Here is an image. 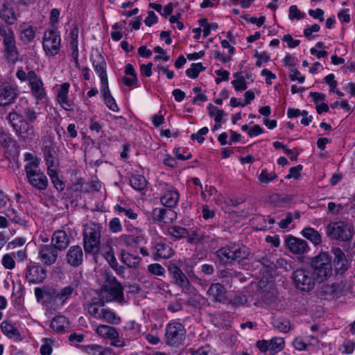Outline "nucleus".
Here are the masks:
<instances>
[{
  "mask_svg": "<svg viewBox=\"0 0 355 355\" xmlns=\"http://www.w3.org/2000/svg\"><path fill=\"white\" fill-rule=\"evenodd\" d=\"M192 355H214L209 346L202 347L191 351Z\"/></svg>",
  "mask_w": 355,
  "mask_h": 355,
  "instance_id": "nucleus-64",
  "label": "nucleus"
},
{
  "mask_svg": "<svg viewBox=\"0 0 355 355\" xmlns=\"http://www.w3.org/2000/svg\"><path fill=\"white\" fill-rule=\"evenodd\" d=\"M8 119L12 124V126L15 130L16 132L21 137L33 138L34 137V130L28 122L24 119L21 114V109L19 105L16 107V110L11 112L8 116Z\"/></svg>",
  "mask_w": 355,
  "mask_h": 355,
  "instance_id": "nucleus-7",
  "label": "nucleus"
},
{
  "mask_svg": "<svg viewBox=\"0 0 355 355\" xmlns=\"http://www.w3.org/2000/svg\"><path fill=\"white\" fill-rule=\"evenodd\" d=\"M206 236L200 229H196L193 230L191 234L189 233L187 241L189 243H195L205 241Z\"/></svg>",
  "mask_w": 355,
  "mask_h": 355,
  "instance_id": "nucleus-50",
  "label": "nucleus"
},
{
  "mask_svg": "<svg viewBox=\"0 0 355 355\" xmlns=\"http://www.w3.org/2000/svg\"><path fill=\"white\" fill-rule=\"evenodd\" d=\"M85 351L89 355H106L109 352L107 349L94 344L86 346Z\"/></svg>",
  "mask_w": 355,
  "mask_h": 355,
  "instance_id": "nucleus-48",
  "label": "nucleus"
},
{
  "mask_svg": "<svg viewBox=\"0 0 355 355\" xmlns=\"http://www.w3.org/2000/svg\"><path fill=\"white\" fill-rule=\"evenodd\" d=\"M159 189L162 193L160 202L162 205L173 208L178 205L180 193L175 187L167 183H160Z\"/></svg>",
  "mask_w": 355,
  "mask_h": 355,
  "instance_id": "nucleus-12",
  "label": "nucleus"
},
{
  "mask_svg": "<svg viewBox=\"0 0 355 355\" xmlns=\"http://www.w3.org/2000/svg\"><path fill=\"white\" fill-rule=\"evenodd\" d=\"M24 160L26 162L24 169L28 182L39 191L46 190L49 182L46 175L40 168V159L31 153H26Z\"/></svg>",
  "mask_w": 355,
  "mask_h": 355,
  "instance_id": "nucleus-1",
  "label": "nucleus"
},
{
  "mask_svg": "<svg viewBox=\"0 0 355 355\" xmlns=\"http://www.w3.org/2000/svg\"><path fill=\"white\" fill-rule=\"evenodd\" d=\"M154 259H169L173 254L172 248L166 243H158L155 245Z\"/></svg>",
  "mask_w": 355,
  "mask_h": 355,
  "instance_id": "nucleus-23",
  "label": "nucleus"
},
{
  "mask_svg": "<svg viewBox=\"0 0 355 355\" xmlns=\"http://www.w3.org/2000/svg\"><path fill=\"white\" fill-rule=\"evenodd\" d=\"M121 261L130 268L137 269L140 266L141 258L136 254H132L125 252L121 251Z\"/></svg>",
  "mask_w": 355,
  "mask_h": 355,
  "instance_id": "nucleus-29",
  "label": "nucleus"
},
{
  "mask_svg": "<svg viewBox=\"0 0 355 355\" xmlns=\"http://www.w3.org/2000/svg\"><path fill=\"white\" fill-rule=\"evenodd\" d=\"M0 327L2 332L8 338L17 341L22 340L20 333L15 324L8 321H3Z\"/></svg>",
  "mask_w": 355,
  "mask_h": 355,
  "instance_id": "nucleus-25",
  "label": "nucleus"
},
{
  "mask_svg": "<svg viewBox=\"0 0 355 355\" xmlns=\"http://www.w3.org/2000/svg\"><path fill=\"white\" fill-rule=\"evenodd\" d=\"M167 233L175 240L184 238L189 235V232L187 229L178 225L168 227Z\"/></svg>",
  "mask_w": 355,
  "mask_h": 355,
  "instance_id": "nucleus-38",
  "label": "nucleus"
},
{
  "mask_svg": "<svg viewBox=\"0 0 355 355\" xmlns=\"http://www.w3.org/2000/svg\"><path fill=\"white\" fill-rule=\"evenodd\" d=\"M46 270L39 265L30 264L26 270V278L30 284L42 283L46 278Z\"/></svg>",
  "mask_w": 355,
  "mask_h": 355,
  "instance_id": "nucleus-15",
  "label": "nucleus"
},
{
  "mask_svg": "<svg viewBox=\"0 0 355 355\" xmlns=\"http://www.w3.org/2000/svg\"><path fill=\"white\" fill-rule=\"evenodd\" d=\"M147 272L153 275L164 276L166 270L159 263H151L148 266Z\"/></svg>",
  "mask_w": 355,
  "mask_h": 355,
  "instance_id": "nucleus-52",
  "label": "nucleus"
},
{
  "mask_svg": "<svg viewBox=\"0 0 355 355\" xmlns=\"http://www.w3.org/2000/svg\"><path fill=\"white\" fill-rule=\"evenodd\" d=\"M44 155L47 166V172L51 171V170H56L58 159L55 156L54 152L49 148H45Z\"/></svg>",
  "mask_w": 355,
  "mask_h": 355,
  "instance_id": "nucleus-35",
  "label": "nucleus"
},
{
  "mask_svg": "<svg viewBox=\"0 0 355 355\" xmlns=\"http://www.w3.org/2000/svg\"><path fill=\"white\" fill-rule=\"evenodd\" d=\"M293 345L296 349L300 351L305 350L308 346V343L306 342L305 339L300 337L296 338L293 340Z\"/></svg>",
  "mask_w": 355,
  "mask_h": 355,
  "instance_id": "nucleus-61",
  "label": "nucleus"
},
{
  "mask_svg": "<svg viewBox=\"0 0 355 355\" xmlns=\"http://www.w3.org/2000/svg\"><path fill=\"white\" fill-rule=\"evenodd\" d=\"M61 38L58 32L49 30L44 32L42 40V47L46 55L54 56L60 50Z\"/></svg>",
  "mask_w": 355,
  "mask_h": 355,
  "instance_id": "nucleus-11",
  "label": "nucleus"
},
{
  "mask_svg": "<svg viewBox=\"0 0 355 355\" xmlns=\"http://www.w3.org/2000/svg\"><path fill=\"white\" fill-rule=\"evenodd\" d=\"M209 129L207 127H204L198 130V132L196 134H192L191 135V139L192 140H197L198 143L202 144L205 141L203 135H205L208 133Z\"/></svg>",
  "mask_w": 355,
  "mask_h": 355,
  "instance_id": "nucleus-57",
  "label": "nucleus"
},
{
  "mask_svg": "<svg viewBox=\"0 0 355 355\" xmlns=\"http://www.w3.org/2000/svg\"><path fill=\"white\" fill-rule=\"evenodd\" d=\"M15 90L9 85L0 87V105L11 103L16 98Z\"/></svg>",
  "mask_w": 355,
  "mask_h": 355,
  "instance_id": "nucleus-24",
  "label": "nucleus"
},
{
  "mask_svg": "<svg viewBox=\"0 0 355 355\" xmlns=\"http://www.w3.org/2000/svg\"><path fill=\"white\" fill-rule=\"evenodd\" d=\"M69 87V83H64L60 86L57 92V101L66 110H71L72 107L71 102L68 100Z\"/></svg>",
  "mask_w": 355,
  "mask_h": 355,
  "instance_id": "nucleus-21",
  "label": "nucleus"
},
{
  "mask_svg": "<svg viewBox=\"0 0 355 355\" xmlns=\"http://www.w3.org/2000/svg\"><path fill=\"white\" fill-rule=\"evenodd\" d=\"M288 250L295 254H304L309 250L307 242L303 239L289 236L286 239Z\"/></svg>",
  "mask_w": 355,
  "mask_h": 355,
  "instance_id": "nucleus-17",
  "label": "nucleus"
},
{
  "mask_svg": "<svg viewBox=\"0 0 355 355\" xmlns=\"http://www.w3.org/2000/svg\"><path fill=\"white\" fill-rule=\"evenodd\" d=\"M38 259L45 266L54 264L58 259V250L51 245H41L38 248Z\"/></svg>",
  "mask_w": 355,
  "mask_h": 355,
  "instance_id": "nucleus-14",
  "label": "nucleus"
},
{
  "mask_svg": "<svg viewBox=\"0 0 355 355\" xmlns=\"http://www.w3.org/2000/svg\"><path fill=\"white\" fill-rule=\"evenodd\" d=\"M51 328L58 332L63 333L70 327L69 320L63 315L54 317L51 322Z\"/></svg>",
  "mask_w": 355,
  "mask_h": 355,
  "instance_id": "nucleus-26",
  "label": "nucleus"
},
{
  "mask_svg": "<svg viewBox=\"0 0 355 355\" xmlns=\"http://www.w3.org/2000/svg\"><path fill=\"white\" fill-rule=\"evenodd\" d=\"M0 17L10 25L14 24L16 20L15 12L5 2L0 4Z\"/></svg>",
  "mask_w": 355,
  "mask_h": 355,
  "instance_id": "nucleus-32",
  "label": "nucleus"
},
{
  "mask_svg": "<svg viewBox=\"0 0 355 355\" xmlns=\"http://www.w3.org/2000/svg\"><path fill=\"white\" fill-rule=\"evenodd\" d=\"M79 29L77 26L73 27L69 33L70 36V49L71 50V55L73 60L77 62L78 58V37Z\"/></svg>",
  "mask_w": 355,
  "mask_h": 355,
  "instance_id": "nucleus-31",
  "label": "nucleus"
},
{
  "mask_svg": "<svg viewBox=\"0 0 355 355\" xmlns=\"http://www.w3.org/2000/svg\"><path fill=\"white\" fill-rule=\"evenodd\" d=\"M227 291L225 288L219 283H214L211 284L208 291L207 295L212 298L214 301L220 303H227L228 299L227 297Z\"/></svg>",
  "mask_w": 355,
  "mask_h": 355,
  "instance_id": "nucleus-16",
  "label": "nucleus"
},
{
  "mask_svg": "<svg viewBox=\"0 0 355 355\" xmlns=\"http://www.w3.org/2000/svg\"><path fill=\"white\" fill-rule=\"evenodd\" d=\"M2 264L6 269H13L15 266L13 257L10 254H5L2 259Z\"/></svg>",
  "mask_w": 355,
  "mask_h": 355,
  "instance_id": "nucleus-59",
  "label": "nucleus"
},
{
  "mask_svg": "<svg viewBox=\"0 0 355 355\" xmlns=\"http://www.w3.org/2000/svg\"><path fill=\"white\" fill-rule=\"evenodd\" d=\"M300 217L299 211H295L294 213L288 212L286 214V218L281 220L279 223V226L282 229H286L288 227L293 219H297Z\"/></svg>",
  "mask_w": 355,
  "mask_h": 355,
  "instance_id": "nucleus-49",
  "label": "nucleus"
},
{
  "mask_svg": "<svg viewBox=\"0 0 355 355\" xmlns=\"http://www.w3.org/2000/svg\"><path fill=\"white\" fill-rule=\"evenodd\" d=\"M302 235L313 244L318 245L321 243V236L318 231L311 227H305L302 232Z\"/></svg>",
  "mask_w": 355,
  "mask_h": 355,
  "instance_id": "nucleus-40",
  "label": "nucleus"
},
{
  "mask_svg": "<svg viewBox=\"0 0 355 355\" xmlns=\"http://www.w3.org/2000/svg\"><path fill=\"white\" fill-rule=\"evenodd\" d=\"M175 284L182 288H187L189 285V280L182 271L173 277Z\"/></svg>",
  "mask_w": 355,
  "mask_h": 355,
  "instance_id": "nucleus-55",
  "label": "nucleus"
},
{
  "mask_svg": "<svg viewBox=\"0 0 355 355\" xmlns=\"http://www.w3.org/2000/svg\"><path fill=\"white\" fill-rule=\"evenodd\" d=\"M247 301V297L244 294L241 292H236L231 302L234 305L242 306L244 305Z\"/></svg>",
  "mask_w": 355,
  "mask_h": 355,
  "instance_id": "nucleus-56",
  "label": "nucleus"
},
{
  "mask_svg": "<svg viewBox=\"0 0 355 355\" xmlns=\"http://www.w3.org/2000/svg\"><path fill=\"white\" fill-rule=\"evenodd\" d=\"M130 184L135 190L142 191L146 189L147 181L143 175L135 174L130 176Z\"/></svg>",
  "mask_w": 355,
  "mask_h": 355,
  "instance_id": "nucleus-36",
  "label": "nucleus"
},
{
  "mask_svg": "<svg viewBox=\"0 0 355 355\" xmlns=\"http://www.w3.org/2000/svg\"><path fill=\"white\" fill-rule=\"evenodd\" d=\"M5 214L12 222L18 223L20 220V218L17 215L16 211L12 207L8 208L6 210Z\"/></svg>",
  "mask_w": 355,
  "mask_h": 355,
  "instance_id": "nucleus-63",
  "label": "nucleus"
},
{
  "mask_svg": "<svg viewBox=\"0 0 355 355\" xmlns=\"http://www.w3.org/2000/svg\"><path fill=\"white\" fill-rule=\"evenodd\" d=\"M165 336L167 344L179 345L185 339V328L180 322L172 320L166 326Z\"/></svg>",
  "mask_w": 355,
  "mask_h": 355,
  "instance_id": "nucleus-10",
  "label": "nucleus"
},
{
  "mask_svg": "<svg viewBox=\"0 0 355 355\" xmlns=\"http://www.w3.org/2000/svg\"><path fill=\"white\" fill-rule=\"evenodd\" d=\"M302 169V165H297L294 167H291L289 170V173L286 175V178L291 179L295 178L297 179L300 176V171Z\"/></svg>",
  "mask_w": 355,
  "mask_h": 355,
  "instance_id": "nucleus-62",
  "label": "nucleus"
},
{
  "mask_svg": "<svg viewBox=\"0 0 355 355\" xmlns=\"http://www.w3.org/2000/svg\"><path fill=\"white\" fill-rule=\"evenodd\" d=\"M277 178V175L275 172L268 173L266 170H262L258 175L259 183L262 187H266Z\"/></svg>",
  "mask_w": 355,
  "mask_h": 355,
  "instance_id": "nucleus-41",
  "label": "nucleus"
},
{
  "mask_svg": "<svg viewBox=\"0 0 355 355\" xmlns=\"http://www.w3.org/2000/svg\"><path fill=\"white\" fill-rule=\"evenodd\" d=\"M119 241L121 244L125 245L128 247L137 245V243L135 242L130 234H122L119 236Z\"/></svg>",
  "mask_w": 355,
  "mask_h": 355,
  "instance_id": "nucleus-60",
  "label": "nucleus"
},
{
  "mask_svg": "<svg viewBox=\"0 0 355 355\" xmlns=\"http://www.w3.org/2000/svg\"><path fill=\"white\" fill-rule=\"evenodd\" d=\"M291 277L295 288L305 292L313 290L317 282L313 272L308 268L295 270Z\"/></svg>",
  "mask_w": 355,
  "mask_h": 355,
  "instance_id": "nucleus-8",
  "label": "nucleus"
},
{
  "mask_svg": "<svg viewBox=\"0 0 355 355\" xmlns=\"http://www.w3.org/2000/svg\"><path fill=\"white\" fill-rule=\"evenodd\" d=\"M95 331L98 336L103 338L114 340L119 338L117 330L114 327L106 324L98 325Z\"/></svg>",
  "mask_w": 355,
  "mask_h": 355,
  "instance_id": "nucleus-27",
  "label": "nucleus"
},
{
  "mask_svg": "<svg viewBox=\"0 0 355 355\" xmlns=\"http://www.w3.org/2000/svg\"><path fill=\"white\" fill-rule=\"evenodd\" d=\"M268 341L270 354H274L282 351L285 345L284 338L281 337H275Z\"/></svg>",
  "mask_w": 355,
  "mask_h": 355,
  "instance_id": "nucleus-42",
  "label": "nucleus"
},
{
  "mask_svg": "<svg viewBox=\"0 0 355 355\" xmlns=\"http://www.w3.org/2000/svg\"><path fill=\"white\" fill-rule=\"evenodd\" d=\"M306 17L304 12H301L295 5H293L289 8L288 18L291 20L297 19L300 20Z\"/></svg>",
  "mask_w": 355,
  "mask_h": 355,
  "instance_id": "nucleus-53",
  "label": "nucleus"
},
{
  "mask_svg": "<svg viewBox=\"0 0 355 355\" xmlns=\"http://www.w3.org/2000/svg\"><path fill=\"white\" fill-rule=\"evenodd\" d=\"M99 320L111 324H119L121 322V318L115 312L105 306Z\"/></svg>",
  "mask_w": 355,
  "mask_h": 355,
  "instance_id": "nucleus-30",
  "label": "nucleus"
},
{
  "mask_svg": "<svg viewBox=\"0 0 355 355\" xmlns=\"http://www.w3.org/2000/svg\"><path fill=\"white\" fill-rule=\"evenodd\" d=\"M66 259L71 266L77 267L83 261V252L79 245L71 246L66 255Z\"/></svg>",
  "mask_w": 355,
  "mask_h": 355,
  "instance_id": "nucleus-19",
  "label": "nucleus"
},
{
  "mask_svg": "<svg viewBox=\"0 0 355 355\" xmlns=\"http://www.w3.org/2000/svg\"><path fill=\"white\" fill-rule=\"evenodd\" d=\"M234 80L232 81V85L236 91H244L247 89V83L245 78L241 72L234 73Z\"/></svg>",
  "mask_w": 355,
  "mask_h": 355,
  "instance_id": "nucleus-43",
  "label": "nucleus"
},
{
  "mask_svg": "<svg viewBox=\"0 0 355 355\" xmlns=\"http://www.w3.org/2000/svg\"><path fill=\"white\" fill-rule=\"evenodd\" d=\"M101 92L103 95L105 103L109 109L113 112H118L119 109L115 102V100L110 94L108 84L101 86Z\"/></svg>",
  "mask_w": 355,
  "mask_h": 355,
  "instance_id": "nucleus-33",
  "label": "nucleus"
},
{
  "mask_svg": "<svg viewBox=\"0 0 355 355\" xmlns=\"http://www.w3.org/2000/svg\"><path fill=\"white\" fill-rule=\"evenodd\" d=\"M28 85L31 89V94L36 99L37 103L46 98V92L44 87V83L42 78L32 70L29 71Z\"/></svg>",
  "mask_w": 355,
  "mask_h": 355,
  "instance_id": "nucleus-13",
  "label": "nucleus"
},
{
  "mask_svg": "<svg viewBox=\"0 0 355 355\" xmlns=\"http://www.w3.org/2000/svg\"><path fill=\"white\" fill-rule=\"evenodd\" d=\"M69 239L64 231H55L51 237V245L57 250H64L69 245Z\"/></svg>",
  "mask_w": 355,
  "mask_h": 355,
  "instance_id": "nucleus-20",
  "label": "nucleus"
},
{
  "mask_svg": "<svg viewBox=\"0 0 355 355\" xmlns=\"http://www.w3.org/2000/svg\"><path fill=\"white\" fill-rule=\"evenodd\" d=\"M207 109L209 116L214 117L215 123L222 122L223 116L225 115L223 110L218 109L212 104H209Z\"/></svg>",
  "mask_w": 355,
  "mask_h": 355,
  "instance_id": "nucleus-46",
  "label": "nucleus"
},
{
  "mask_svg": "<svg viewBox=\"0 0 355 355\" xmlns=\"http://www.w3.org/2000/svg\"><path fill=\"white\" fill-rule=\"evenodd\" d=\"M130 234L137 245L146 243L147 241V237L146 236L145 232L141 228L134 227L131 229L130 230Z\"/></svg>",
  "mask_w": 355,
  "mask_h": 355,
  "instance_id": "nucleus-44",
  "label": "nucleus"
},
{
  "mask_svg": "<svg viewBox=\"0 0 355 355\" xmlns=\"http://www.w3.org/2000/svg\"><path fill=\"white\" fill-rule=\"evenodd\" d=\"M19 106L21 109V114L29 122H34L37 119V113L30 107L26 101H21Z\"/></svg>",
  "mask_w": 355,
  "mask_h": 355,
  "instance_id": "nucleus-34",
  "label": "nucleus"
},
{
  "mask_svg": "<svg viewBox=\"0 0 355 355\" xmlns=\"http://www.w3.org/2000/svg\"><path fill=\"white\" fill-rule=\"evenodd\" d=\"M74 286L72 285L67 286L60 291H53V297L64 303L74 291Z\"/></svg>",
  "mask_w": 355,
  "mask_h": 355,
  "instance_id": "nucleus-37",
  "label": "nucleus"
},
{
  "mask_svg": "<svg viewBox=\"0 0 355 355\" xmlns=\"http://www.w3.org/2000/svg\"><path fill=\"white\" fill-rule=\"evenodd\" d=\"M331 252L334 256V265L337 272L343 273L347 270L349 264L346 255L339 248H333Z\"/></svg>",
  "mask_w": 355,
  "mask_h": 355,
  "instance_id": "nucleus-18",
  "label": "nucleus"
},
{
  "mask_svg": "<svg viewBox=\"0 0 355 355\" xmlns=\"http://www.w3.org/2000/svg\"><path fill=\"white\" fill-rule=\"evenodd\" d=\"M19 39L24 44L32 42L35 37V32L32 26H27L25 24L20 26Z\"/></svg>",
  "mask_w": 355,
  "mask_h": 355,
  "instance_id": "nucleus-28",
  "label": "nucleus"
},
{
  "mask_svg": "<svg viewBox=\"0 0 355 355\" xmlns=\"http://www.w3.org/2000/svg\"><path fill=\"white\" fill-rule=\"evenodd\" d=\"M105 302L99 299V302L92 303L88 305L87 311L90 315L94 318L99 320L104 308Z\"/></svg>",
  "mask_w": 355,
  "mask_h": 355,
  "instance_id": "nucleus-39",
  "label": "nucleus"
},
{
  "mask_svg": "<svg viewBox=\"0 0 355 355\" xmlns=\"http://www.w3.org/2000/svg\"><path fill=\"white\" fill-rule=\"evenodd\" d=\"M168 211L164 208L155 209L153 211L154 220L159 222H165L166 215Z\"/></svg>",
  "mask_w": 355,
  "mask_h": 355,
  "instance_id": "nucleus-54",
  "label": "nucleus"
},
{
  "mask_svg": "<svg viewBox=\"0 0 355 355\" xmlns=\"http://www.w3.org/2000/svg\"><path fill=\"white\" fill-rule=\"evenodd\" d=\"M48 175L50 176L55 189L58 191H62L64 187V183L62 180H60L57 170H51V171L48 172Z\"/></svg>",
  "mask_w": 355,
  "mask_h": 355,
  "instance_id": "nucleus-51",
  "label": "nucleus"
},
{
  "mask_svg": "<svg viewBox=\"0 0 355 355\" xmlns=\"http://www.w3.org/2000/svg\"><path fill=\"white\" fill-rule=\"evenodd\" d=\"M93 67L101 78V86L108 84V79L106 73V62L103 57L98 55L93 60Z\"/></svg>",
  "mask_w": 355,
  "mask_h": 355,
  "instance_id": "nucleus-22",
  "label": "nucleus"
},
{
  "mask_svg": "<svg viewBox=\"0 0 355 355\" xmlns=\"http://www.w3.org/2000/svg\"><path fill=\"white\" fill-rule=\"evenodd\" d=\"M110 230L113 233H118L122 230V225L118 218H113L109 222Z\"/></svg>",
  "mask_w": 355,
  "mask_h": 355,
  "instance_id": "nucleus-58",
  "label": "nucleus"
},
{
  "mask_svg": "<svg viewBox=\"0 0 355 355\" xmlns=\"http://www.w3.org/2000/svg\"><path fill=\"white\" fill-rule=\"evenodd\" d=\"M354 232L352 225L342 221L331 223L327 227V234L330 238L343 241L351 239Z\"/></svg>",
  "mask_w": 355,
  "mask_h": 355,
  "instance_id": "nucleus-9",
  "label": "nucleus"
},
{
  "mask_svg": "<svg viewBox=\"0 0 355 355\" xmlns=\"http://www.w3.org/2000/svg\"><path fill=\"white\" fill-rule=\"evenodd\" d=\"M100 299L105 303L116 302H125L123 287L113 276H107L100 293Z\"/></svg>",
  "mask_w": 355,
  "mask_h": 355,
  "instance_id": "nucleus-4",
  "label": "nucleus"
},
{
  "mask_svg": "<svg viewBox=\"0 0 355 355\" xmlns=\"http://www.w3.org/2000/svg\"><path fill=\"white\" fill-rule=\"evenodd\" d=\"M275 329L281 332L287 333L291 329V324L288 320L281 318H275L272 320Z\"/></svg>",
  "mask_w": 355,
  "mask_h": 355,
  "instance_id": "nucleus-45",
  "label": "nucleus"
},
{
  "mask_svg": "<svg viewBox=\"0 0 355 355\" xmlns=\"http://www.w3.org/2000/svg\"><path fill=\"white\" fill-rule=\"evenodd\" d=\"M310 266L318 283H322L332 276V258L327 252H320L313 257L310 259Z\"/></svg>",
  "mask_w": 355,
  "mask_h": 355,
  "instance_id": "nucleus-2",
  "label": "nucleus"
},
{
  "mask_svg": "<svg viewBox=\"0 0 355 355\" xmlns=\"http://www.w3.org/2000/svg\"><path fill=\"white\" fill-rule=\"evenodd\" d=\"M205 68L202 66L201 62L193 63L190 68L186 71V74L191 78H196L201 71H203Z\"/></svg>",
  "mask_w": 355,
  "mask_h": 355,
  "instance_id": "nucleus-47",
  "label": "nucleus"
},
{
  "mask_svg": "<svg viewBox=\"0 0 355 355\" xmlns=\"http://www.w3.org/2000/svg\"><path fill=\"white\" fill-rule=\"evenodd\" d=\"M0 36L3 40L4 55L6 60L10 63H16L19 60V53L12 28L9 25L1 24Z\"/></svg>",
  "mask_w": 355,
  "mask_h": 355,
  "instance_id": "nucleus-5",
  "label": "nucleus"
},
{
  "mask_svg": "<svg viewBox=\"0 0 355 355\" xmlns=\"http://www.w3.org/2000/svg\"><path fill=\"white\" fill-rule=\"evenodd\" d=\"M250 253V250L246 246L233 245L221 248L216 251V254L220 263L227 264L232 261L240 262L247 259Z\"/></svg>",
  "mask_w": 355,
  "mask_h": 355,
  "instance_id": "nucleus-6",
  "label": "nucleus"
},
{
  "mask_svg": "<svg viewBox=\"0 0 355 355\" xmlns=\"http://www.w3.org/2000/svg\"><path fill=\"white\" fill-rule=\"evenodd\" d=\"M83 247L87 253H97L101 247L103 229L100 223L89 222L83 226Z\"/></svg>",
  "mask_w": 355,
  "mask_h": 355,
  "instance_id": "nucleus-3",
  "label": "nucleus"
}]
</instances>
